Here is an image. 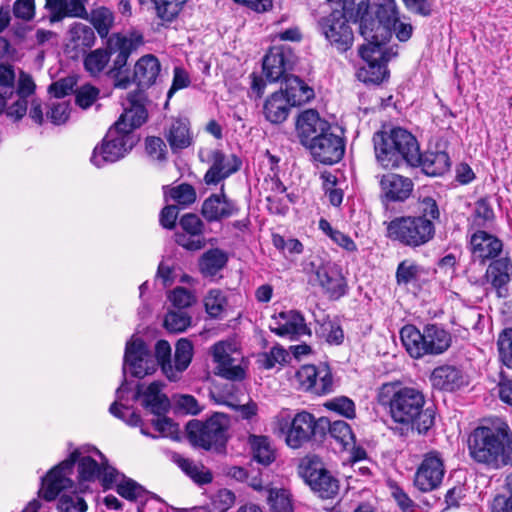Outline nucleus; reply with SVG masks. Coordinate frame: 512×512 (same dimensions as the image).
I'll return each mask as SVG.
<instances>
[{"instance_id":"nucleus-15","label":"nucleus","mask_w":512,"mask_h":512,"mask_svg":"<svg viewBox=\"0 0 512 512\" xmlns=\"http://www.w3.org/2000/svg\"><path fill=\"white\" fill-rule=\"evenodd\" d=\"M318 27L325 39L338 52L348 51L354 42V33L348 18L340 10H333L318 21Z\"/></svg>"},{"instance_id":"nucleus-4","label":"nucleus","mask_w":512,"mask_h":512,"mask_svg":"<svg viewBox=\"0 0 512 512\" xmlns=\"http://www.w3.org/2000/svg\"><path fill=\"white\" fill-rule=\"evenodd\" d=\"M373 142L377 161L384 168L411 167L418 162L419 142L404 128L393 127L388 131H378L373 136Z\"/></svg>"},{"instance_id":"nucleus-2","label":"nucleus","mask_w":512,"mask_h":512,"mask_svg":"<svg viewBox=\"0 0 512 512\" xmlns=\"http://www.w3.org/2000/svg\"><path fill=\"white\" fill-rule=\"evenodd\" d=\"M470 458L488 470L512 466V432L507 423L497 420L476 427L468 437Z\"/></svg>"},{"instance_id":"nucleus-62","label":"nucleus","mask_w":512,"mask_h":512,"mask_svg":"<svg viewBox=\"0 0 512 512\" xmlns=\"http://www.w3.org/2000/svg\"><path fill=\"white\" fill-rule=\"evenodd\" d=\"M216 370V375L231 381H242L246 377V372L240 365H233V359L226 365L216 366Z\"/></svg>"},{"instance_id":"nucleus-29","label":"nucleus","mask_w":512,"mask_h":512,"mask_svg":"<svg viewBox=\"0 0 512 512\" xmlns=\"http://www.w3.org/2000/svg\"><path fill=\"white\" fill-rule=\"evenodd\" d=\"M160 71L158 58L152 54L144 55L135 63L131 83L140 88H149L155 84Z\"/></svg>"},{"instance_id":"nucleus-1","label":"nucleus","mask_w":512,"mask_h":512,"mask_svg":"<svg viewBox=\"0 0 512 512\" xmlns=\"http://www.w3.org/2000/svg\"><path fill=\"white\" fill-rule=\"evenodd\" d=\"M378 401L389 408L391 419L400 424L402 430H416L426 435L435 425V407H424L425 395L417 388L385 383L379 390Z\"/></svg>"},{"instance_id":"nucleus-26","label":"nucleus","mask_w":512,"mask_h":512,"mask_svg":"<svg viewBox=\"0 0 512 512\" xmlns=\"http://www.w3.org/2000/svg\"><path fill=\"white\" fill-rule=\"evenodd\" d=\"M429 379L434 389L444 392H455L469 384L465 372L449 364L434 368Z\"/></svg>"},{"instance_id":"nucleus-8","label":"nucleus","mask_w":512,"mask_h":512,"mask_svg":"<svg viewBox=\"0 0 512 512\" xmlns=\"http://www.w3.org/2000/svg\"><path fill=\"white\" fill-rule=\"evenodd\" d=\"M136 129L129 127L127 123L119 125L117 120L108 129L102 142L94 148L91 162L100 168L124 158L140 140L139 135L135 133Z\"/></svg>"},{"instance_id":"nucleus-5","label":"nucleus","mask_w":512,"mask_h":512,"mask_svg":"<svg viewBox=\"0 0 512 512\" xmlns=\"http://www.w3.org/2000/svg\"><path fill=\"white\" fill-rule=\"evenodd\" d=\"M400 338L407 353L414 359L441 355L452 345L450 331L437 323L424 325L422 331L413 324L404 325Z\"/></svg>"},{"instance_id":"nucleus-18","label":"nucleus","mask_w":512,"mask_h":512,"mask_svg":"<svg viewBox=\"0 0 512 512\" xmlns=\"http://www.w3.org/2000/svg\"><path fill=\"white\" fill-rule=\"evenodd\" d=\"M444 475L445 466L442 455L432 450L424 454L415 473L414 485L422 492H430L441 485Z\"/></svg>"},{"instance_id":"nucleus-41","label":"nucleus","mask_w":512,"mask_h":512,"mask_svg":"<svg viewBox=\"0 0 512 512\" xmlns=\"http://www.w3.org/2000/svg\"><path fill=\"white\" fill-rule=\"evenodd\" d=\"M188 0H151L156 16L164 23L174 21Z\"/></svg>"},{"instance_id":"nucleus-59","label":"nucleus","mask_w":512,"mask_h":512,"mask_svg":"<svg viewBox=\"0 0 512 512\" xmlns=\"http://www.w3.org/2000/svg\"><path fill=\"white\" fill-rule=\"evenodd\" d=\"M94 450L103 460L101 463V476L98 479L101 481V485L104 490L111 489L113 484L117 481L118 476H120V473L117 469L108 464L107 459L101 451L97 448H94Z\"/></svg>"},{"instance_id":"nucleus-9","label":"nucleus","mask_w":512,"mask_h":512,"mask_svg":"<svg viewBox=\"0 0 512 512\" xmlns=\"http://www.w3.org/2000/svg\"><path fill=\"white\" fill-rule=\"evenodd\" d=\"M385 224L387 238L411 249L427 245L436 236V228L413 215L398 216Z\"/></svg>"},{"instance_id":"nucleus-22","label":"nucleus","mask_w":512,"mask_h":512,"mask_svg":"<svg viewBox=\"0 0 512 512\" xmlns=\"http://www.w3.org/2000/svg\"><path fill=\"white\" fill-rule=\"evenodd\" d=\"M380 200L387 209L390 203H403L410 198L414 190L412 179L396 173L383 175L379 182Z\"/></svg>"},{"instance_id":"nucleus-38","label":"nucleus","mask_w":512,"mask_h":512,"mask_svg":"<svg viewBox=\"0 0 512 512\" xmlns=\"http://www.w3.org/2000/svg\"><path fill=\"white\" fill-rule=\"evenodd\" d=\"M70 43L75 50H87L94 46L96 36L94 29L80 22H75L69 27Z\"/></svg>"},{"instance_id":"nucleus-44","label":"nucleus","mask_w":512,"mask_h":512,"mask_svg":"<svg viewBox=\"0 0 512 512\" xmlns=\"http://www.w3.org/2000/svg\"><path fill=\"white\" fill-rule=\"evenodd\" d=\"M109 60V48L106 44V48H98L87 54L84 59V67L92 76H96L104 70Z\"/></svg>"},{"instance_id":"nucleus-54","label":"nucleus","mask_w":512,"mask_h":512,"mask_svg":"<svg viewBox=\"0 0 512 512\" xmlns=\"http://www.w3.org/2000/svg\"><path fill=\"white\" fill-rule=\"evenodd\" d=\"M191 324V317L184 311H170L164 319V327L172 333H179L186 330Z\"/></svg>"},{"instance_id":"nucleus-36","label":"nucleus","mask_w":512,"mask_h":512,"mask_svg":"<svg viewBox=\"0 0 512 512\" xmlns=\"http://www.w3.org/2000/svg\"><path fill=\"white\" fill-rule=\"evenodd\" d=\"M426 273V269L415 260L404 259L396 268L395 281L398 286L416 285Z\"/></svg>"},{"instance_id":"nucleus-40","label":"nucleus","mask_w":512,"mask_h":512,"mask_svg":"<svg viewBox=\"0 0 512 512\" xmlns=\"http://www.w3.org/2000/svg\"><path fill=\"white\" fill-rule=\"evenodd\" d=\"M326 427L324 430V438L327 434H329L333 439L339 442L344 448L349 446L350 444L355 443V436L352 432L351 426L343 421L336 420L331 422L326 417Z\"/></svg>"},{"instance_id":"nucleus-17","label":"nucleus","mask_w":512,"mask_h":512,"mask_svg":"<svg viewBox=\"0 0 512 512\" xmlns=\"http://www.w3.org/2000/svg\"><path fill=\"white\" fill-rule=\"evenodd\" d=\"M359 55L366 65L359 69L358 78L366 84H381L389 76L387 63L390 54L386 48L360 47Z\"/></svg>"},{"instance_id":"nucleus-3","label":"nucleus","mask_w":512,"mask_h":512,"mask_svg":"<svg viewBox=\"0 0 512 512\" xmlns=\"http://www.w3.org/2000/svg\"><path fill=\"white\" fill-rule=\"evenodd\" d=\"M296 130L300 143L309 150L314 161L334 165L343 159L344 138L335 134L331 124L316 110L309 109L299 114Z\"/></svg>"},{"instance_id":"nucleus-21","label":"nucleus","mask_w":512,"mask_h":512,"mask_svg":"<svg viewBox=\"0 0 512 512\" xmlns=\"http://www.w3.org/2000/svg\"><path fill=\"white\" fill-rule=\"evenodd\" d=\"M89 0H45V13L39 22L47 21L50 25L62 22L66 18L86 19L88 12L85 7Z\"/></svg>"},{"instance_id":"nucleus-47","label":"nucleus","mask_w":512,"mask_h":512,"mask_svg":"<svg viewBox=\"0 0 512 512\" xmlns=\"http://www.w3.org/2000/svg\"><path fill=\"white\" fill-rule=\"evenodd\" d=\"M78 463V478L80 481L92 482L101 476V464H99L91 456L81 457L79 452Z\"/></svg>"},{"instance_id":"nucleus-23","label":"nucleus","mask_w":512,"mask_h":512,"mask_svg":"<svg viewBox=\"0 0 512 512\" xmlns=\"http://www.w3.org/2000/svg\"><path fill=\"white\" fill-rule=\"evenodd\" d=\"M207 162L211 163L210 168L204 175V182L207 185H217L222 180L240 170L242 161L235 154L229 157L219 149L209 151Z\"/></svg>"},{"instance_id":"nucleus-34","label":"nucleus","mask_w":512,"mask_h":512,"mask_svg":"<svg viewBox=\"0 0 512 512\" xmlns=\"http://www.w3.org/2000/svg\"><path fill=\"white\" fill-rule=\"evenodd\" d=\"M164 136L173 153L188 148L192 142L193 137L187 119H175L171 122L170 126L165 130Z\"/></svg>"},{"instance_id":"nucleus-13","label":"nucleus","mask_w":512,"mask_h":512,"mask_svg":"<svg viewBox=\"0 0 512 512\" xmlns=\"http://www.w3.org/2000/svg\"><path fill=\"white\" fill-rule=\"evenodd\" d=\"M308 283L321 288L331 300H338L347 293V281L339 267L331 262L311 261L307 267Z\"/></svg>"},{"instance_id":"nucleus-64","label":"nucleus","mask_w":512,"mask_h":512,"mask_svg":"<svg viewBox=\"0 0 512 512\" xmlns=\"http://www.w3.org/2000/svg\"><path fill=\"white\" fill-rule=\"evenodd\" d=\"M497 388L499 399L503 403L512 406V379L504 371L499 373Z\"/></svg>"},{"instance_id":"nucleus-46","label":"nucleus","mask_w":512,"mask_h":512,"mask_svg":"<svg viewBox=\"0 0 512 512\" xmlns=\"http://www.w3.org/2000/svg\"><path fill=\"white\" fill-rule=\"evenodd\" d=\"M323 406L332 412L346 418L354 419L356 417V407L352 399L347 396H337L326 401Z\"/></svg>"},{"instance_id":"nucleus-52","label":"nucleus","mask_w":512,"mask_h":512,"mask_svg":"<svg viewBox=\"0 0 512 512\" xmlns=\"http://www.w3.org/2000/svg\"><path fill=\"white\" fill-rule=\"evenodd\" d=\"M121 477L122 480L116 486V491L121 497L134 501L146 493L145 488L135 480L127 478L124 474H121Z\"/></svg>"},{"instance_id":"nucleus-19","label":"nucleus","mask_w":512,"mask_h":512,"mask_svg":"<svg viewBox=\"0 0 512 512\" xmlns=\"http://www.w3.org/2000/svg\"><path fill=\"white\" fill-rule=\"evenodd\" d=\"M296 378L306 392L322 396L333 391V375L327 364L320 367L303 365L296 372Z\"/></svg>"},{"instance_id":"nucleus-48","label":"nucleus","mask_w":512,"mask_h":512,"mask_svg":"<svg viewBox=\"0 0 512 512\" xmlns=\"http://www.w3.org/2000/svg\"><path fill=\"white\" fill-rule=\"evenodd\" d=\"M193 357L192 342L186 338L177 341L175 347L174 363L179 372L185 371L191 363Z\"/></svg>"},{"instance_id":"nucleus-31","label":"nucleus","mask_w":512,"mask_h":512,"mask_svg":"<svg viewBox=\"0 0 512 512\" xmlns=\"http://www.w3.org/2000/svg\"><path fill=\"white\" fill-rule=\"evenodd\" d=\"M284 97L293 105L301 106L314 98L315 93L312 87L306 84L300 77L293 74L288 75L281 81Z\"/></svg>"},{"instance_id":"nucleus-57","label":"nucleus","mask_w":512,"mask_h":512,"mask_svg":"<svg viewBox=\"0 0 512 512\" xmlns=\"http://www.w3.org/2000/svg\"><path fill=\"white\" fill-rule=\"evenodd\" d=\"M169 196L182 206H189L196 201V191L188 183H182L170 189Z\"/></svg>"},{"instance_id":"nucleus-28","label":"nucleus","mask_w":512,"mask_h":512,"mask_svg":"<svg viewBox=\"0 0 512 512\" xmlns=\"http://www.w3.org/2000/svg\"><path fill=\"white\" fill-rule=\"evenodd\" d=\"M278 318L283 322L275 319V325H270V330L278 336H290L294 339L296 336L311 335L310 328L305 323V318L300 311L290 310L280 312Z\"/></svg>"},{"instance_id":"nucleus-27","label":"nucleus","mask_w":512,"mask_h":512,"mask_svg":"<svg viewBox=\"0 0 512 512\" xmlns=\"http://www.w3.org/2000/svg\"><path fill=\"white\" fill-rule=\"evenodd\" d=\"M147 88L138 87L127 95V106L118 118V124L127 123L129 127L140 128L148 119V111L145 107Z\"/></svg>"},{"instance_id":"nucleus-16","label":"nucleus","mask_w":512,"mask_h":512,"mask_svg":"<svg viewBox=\"0 0 512 512\" xmlns=\"http://www.w3.org/2000/svg\"><path fill=\"white\" fill-rule=\"evenodd\" d=\"M296 61L297 56L289 45H274L263 58V73L269 82L282 81L291 74Z\"/></svg>"},{"instance_id":"nucleus-43","label":"nucleus","mask_w":512,"mask_h":512,"mask_svg":"<svg viewBox=\"0 0 512 512\" xmlns=\"http://www.w3.org/2000/svg\"><path fill=\"white\" fill-rule=\"evenodd\" d=\"M420 220H425L432 228H436L435 222L440 220V208L437 201L431 196L419 197L417 201V214Z\"/></svg>"},{"instance_id":"nucleus-53","label":"nucleus","mask_w":512,"mask_h":512,"mask_svg":"<svg viewBox=\"0 0 512 512\" xmlns=\"http://www.w3.org/2000/svg\"><path fill=\"white\" fill-rule=\"evenodd\" d=\"M371 9L370 0H344L341 12L349 18L348 20L357 23Z\"/></svg>"},{"instance_id":"nucleus-51","label":"nucleus","mask_w":512,"mask_h":512,"mask_svg":"<svg viewBox=\"0 0 512 512\" xmlns=\"http://www.w3.org/2000/svg\"><path fill=\"white\" fill-rule=\"evenodd\" d=\"M497 347L501 362L512 369V327L504 328L499 333Z\"/></svg>"},{"instance_id":"nucleus-63","label":"nucleus","mask_w":512,"mask_h":512,"mask_svg":"<svg viewBox=\"0 0 512 512\" xmlns=\"http://www.w3.org/2000/svg\"><path fill=\"white\" fill-rule=\"evenodd\" d=\"M288 353L281 346H274L267 353L262 355V366L265 369H272L276 364H283L287 362Z\"/></svg>"},{"instance_id":"nucleus-25","label":"nucleus","mask_w":512,"mask_h":512,"mask_svg":"<svg viewBox=\"0 0 512 512\" xmlns=\"http://www.w3.org/2000/svg\"><path fill=\"white\" fill-rule=\"evenodd\" d=\"M503 250V242L485 230H476L470 237V251L473 260L484 265L498 257Z\"/></svg>"},{"instance_id":"nucleus-24","label":"nucleus","mask_w":512,"mask_h":512,"mask_svg":"<svg viewBox=\"0 0 512 512\" xmlns=\"http://www.w3.org/2000/svg\"><path fill=\"white\" fill-rule=\"evenodd\" d=\"M239 207L235 201L228 198L224 185L219 193H213L203 201L201 214L207 222H218L238 214Z\"/></svg>"},{"instance_id":"nucleus-49","label":"nucleus","mask_w":512,"mask_h":512,"mask_svg":"<svg viewBox=\"0 0 512 512\" xmlns=\"http://www.w3.org/2000/svg\"><path fill=\"white\" fill-rule=\"evenodd\" d=\"M145 152L152 161L163 163L168 159L167 146L161 137L147 136L145 138Z\"/></svg>"},{"instance_id":"nucleus-11","label":"nucleus","mask_w":512,"mask_h":512,"mask_svg":"<svg viewBox=\"0 0 512 512\" xmlns=\"http://www.w3.org/2000/svg\"><path fill=\"white\" fill-rule=\"evenodd\" d=\"M298 474L311 491L321 499H333L339 493V479L316 455L306 456L300 461Z\"/></svg>"},{"instance_id":"nucleus-6","label":"nucleus","mask_w":512,"mask_h":512,"mask_svg":"<svg viewBox=\"0 0 512 512\" xmlns=\"http://www.w3.org/2000/svg\"><path fill=\"white\" fill-rule=\"evenodd\" d=\"M229 427V416L222 412H214L206 421L198 419L188 421L185 430L192 446L225 453L229 440Z\"/></svg>"},{"instance_id":"nucleus-32","label":"nucleus","mask_w":512,"mask_h":512,"mask_svg":"<svg viewBox=\"0 0 512 512\" xmlns=\"http://www.w3.org/2000/svg\"><path fill=\"white\" fill-rule=\"evenodd\" d=\"M291 107L294 106L284 97L283 87H281L265 100L263 114L270 123L281 124L288 118Z\"/></svg>"},{"instance_id":"nucleus-61","label":"nucleus","mask_w":512,"mask_h":512,"mask_svg":"<svg viewBox=\"0 0 512 512\" xmlns=\"http://www.w3.org/2000/svg\"><path fill=\"white\" fill-rule=\"evenodd\" d=\"M168 299L174 307L180 310L190 307L195 302L194 295L184 287H176L170 292Z\"/></svg>"},{"instance_id":"nucleus-56","label":"nucleus","mask_w":512,"mask_h":512,"mask_svg":"<svg viewBox=\"0 0 512 512\" xmlns=\"http://www.w3.org/2000/svg\"><path fill=\"white\" fill-rule=\"evenodd\" d=\"M267 501L271 512H293L291 500L285 490H270Z\"/></svg>"},{"instance_id":"nucleus-30","label":"nucleus","mask_w":512,"mask_h":512,"mask_svg":"<svg viewBox=\"0 0 512 512\" xmlns=\"http://www.w3.org/2000/svg\"><path fill=\"white\" fill-rule=\"evenodd\" d=\"M450 156L445 151H426L421 153L419 150L418 162L412 164L411 168H421L427 176H442L450 170Z\"/></svg>"},{"instance_id":"nucleus-45","label":"nucleus","mask_w":512,"mask_h":512,"mask_svg":"<svg viewBox=\"0 0 512 512\" xmlns=\"http://www.w3.org/2000/svg\"><path fill=\"white\" fill-rule=\"evenodd\" d=\"M316 334L323 337L330 345H341L344 341V332L338 321L325 319L320 324Z\"/></svg>"},{"instance_id":"nucleus-7","label":"nucleus","mask_w":512,"mask_h":512,"mask_svg":"<svg viewBox=\"0 0 512 512\" xmlns=\"http://www.w3.org/2000/svg\"><path fill=\"white\" fill-rule=\"evenodd\" d=\"M395 12V0H378L372 9L358 20L360 35L367 41L361 47L385 48L392 37Z\"/></svg>"},{"instance_id":"nucleus-39","label":"nucleus","mask_w":512,"mask_h":512,"mask_svg":"<svg viewBox=\"0 0 512 512\" xmlns=\"http://www.w3.org/2000/svg\"><path fill=\"white\" fill-rule=\"evenodd\" d=\"M85 20L90 21L100 38L108 39L109 32L114 25L115 17L114 13L109 8L100 6L92 9Z\"/></svg>"},{"instance_id":"nucleus-10","label":"nucleus","mask_w":512,"mask_h":512,"mask_svg":"<svg viewBox=\"0 0 512 512\" xmlns=\"http://www.w3.org/2000/svg\"><path fill=\"white\" fill-rule=\"evenodd\" d=\"M326 417L316 418L312 413L302 411L291 420L281 423V430L285 433L286 444L298 449L310 442H322L326 427Z\"/></svg>"},{"instance_id":"nucleus-60","label":"nucleus","mask_w":512,"mask_h":512,"mask_svg":"<svg viewBox=\"0 0 512 512\" xmlns=\"http://www.w3.org/2000/svg\"><path fill=\"white\" fill-rule=\"evenodd\" d=\"M179 225L187 234L192 236H203L204 223L198 215L186 213L179 220Z\"/></svg>"},{"instance_id":"nucleus-55","label":"nucleus","mask_w":512,"mask_h":512,"mask_svg":"<svg viewBox=\"0 0 512 512\" xmlns=\"http://www.w3.org/2000/svg\"><path fill=\"white\" fill-rule=\"evenodd\" d=\"M75 103L82 109H87L98 99L100 90L87 83L75 90Z\"/></svg>"},{"instance_id":"nucleus-14","label":"nucleus","mask_w":512,"mask_h":512,"mask_svg":"<svg viewBox=\"0 0 512 512\" xmlns=\"http://www.w3.org/2000/svg\"><path fill=\"white\" fill-rule=\"evenodd\" d=\"M79 458V450H74L67 459L63 460L41 479V488L38 491L39 497L45 501L55 500L61 491L72 490L74 482L67 477L73 471V467Z\"/></svg>"},{"instance_id":"nucleus-58","label":"nucleus","mask_w":512,"mask_h":512,"mask_svg":"<svg viewBox=\"0 0 512 512\" xmlns=\"http://www.w3.org/2000/svg\"><path fill=\"white\" fill-rule=\"evenodd\" d=\"M77 78L75 76H67L50 84L48 92L55 98H64L67 95L75 93Z\"/></svg>"},{"instance_id":"nucleus-12","label":"nucleus","mask_w":512,"mask_h":512,"mask_svg":"<svg viewBox=\"0 0 512 512\" xmlns=\"http://www.w3.org/2000/svg\"><path fill=\"white\" fill-rule=\"evenodd\" d=\"M143 43V35L136 31L130 33L128 37L120 33H114L108 37L106 44H108L109 55L117 54L109 71L116 88L127 89L130 86L131 79L129 70L126 68L127 60L131 53Z\"/></svg>"},{"instance_id":"nucleus-37","label":"nucleus","mask_w":512,"mask_h":512,"mask_svg":"<svg viewBox=\"0 0 512 512\" xmlns=\"http://www.w3.org/2000/svg\"><path fill=\"white\" fill-rule=\"evenodd\" d=\"M474 206L471 215L472 226L477 228V230L491 228L495 222L496 216L489 197L479 198Z\"/></svg>"},{"instance_id":"nucleus-50","label":"nucleus","mask_w":512,"mask_h":512,"mask_svg":"<svg viewBox=\"0 0 512 512\" xmlns=\"http://www.w3.org/2000/svg\"><path fill=\"white\" fill-rule=\"evenodd\" d=\"M206 312L212 318H218L227 305V299L220 289H211L204 299Z\"/></svg>"},{"instance_id":"nucleus-33","label":"nucleus","mask_w":512,"mask_h":512,"mask_svg":"<svg viewBox=\"0 0 512 512\" xmlns=\"http://www.w3.org/2000/svg\"><path fill=\"white\" fill-rule=\"evenodd\" d=\"M512 276V261L509 257H496L491 260L485 273V278L488 283L495 288L499 295L511 280Z\"/></svg>"},{"instance_id":"nucleus-20","label":"nucleus","mask_w":512,"mask_h":512,"mask_svg":"<svg viewBox=\"0 0 512 512\" xmlns=\"http://www.w3.org/2000/svg\"><path fill=\"white\" fill-rule=\"evenodd\" d=\"M151 353L148 345L142 338L132 337L127 341L124 353L123 374L126 366L131 369V374L136 378H144L155 371V365L150 363Z\"/></svg>"},{"instance_id":"nucleus-42","label":"nucleus","mask_w":512,"mask_h":512,"mask_svg":"<svg viewBox=\"0 0 512 512\" xmlns=\"http://www.w3.org/2000/svg\"><path fill=\"white\" fill-rule=\"evenodd\" d=\"M251 447L253 459L264 466H269L275 461V451L271 448L269 438L267 436L251 437Z\"/></svg>"},{"instance_id":"nucleus-35","label":"nucleus","mask_w":512,"mask_h":512,"mask_svg":"<svg viewBox=\"0 0 512 512\" xmlns=\"http://www.w3.org/2000/svg\"><path fill=\"white\" fill-rule=\"evenodd\" d=\"M228 260L227 252L220 248H211L200 256L199 271L204 277H213L226 267Z\"/></svg>"}]
</instances>
